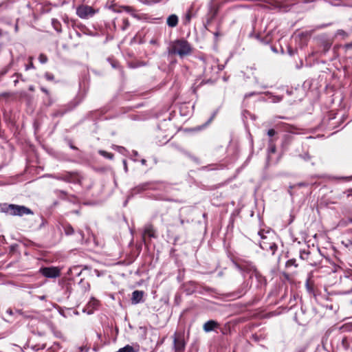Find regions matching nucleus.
<instances>
[{"instance_id": "nucleus-22", "label": "nucleus", "mask_w": 352, "mask_h": 352, "mask_svg": "<svg viewBox=\"0 0 352 352\" xmlns=\"http://www.w3.org/2000/svg\"><path fill=\"white\" fill-rule=\"evenodd\" d=\"M344 283L349 287V289L345 293L352 292V278L346 276L344 279Z\"/></svg>"}, {"instance_id": "nucleus-29", "label": "nucleus", "mask_w": 352, "mask_h": 352, "mask_svg": "<svg viewBox=\"0 0 352 352\" xmlns=\"http://www.w3.org/2000/svg\"><path fill=\"white\" fill-rule=\"evenodd\" d=\"M57 194H58V196L59 197V198L62 199H66V197L67 196V192L65 190H58L56 191Z\"/></svg>"}, {"instance_id": "nucleus-62", "label": "nucleus", "mask_w": 352, "mask_h": 352, "mask_svg": "<svg viewBox=\"0 0 352 352\" xmlns=\"http://www.w3.org/2000/svg\"><path fill=\"white\" fill-rule=\"evenodd\" d=\"M214 34L216 37H218L220 35L219 32H216Z\"/></svg>"}, {"instance_id": "nucleus-28", "label": "nucleus", "mask_w": 352, "mask_h": 352, "mask_svg": "<svg viewBox=\"0 0 352 352\" xmlns=\"http://www.w3.org/2000/svg\"><path fill=\"white\" fill-rule=\"evenodd\" d=\"M331 271L333 273H337V272H339L340 271H343V269L339 265L333 263V267L331 269Z\"/></svg>"}, {"instance_id": "nucleus-24", "label": "nucleus", "mask_w": 352, "mask_h": 352, "mask_svg": "<svg viewBox=\"0 0 352 352\" xmlns=\"http://www.w3.org/2000/svg\"><path fill=\"white\" fill-rule=\"evenodd\" d=\"M120 8L126 12L131 13L133 16H135V15L133 14V12L135 11V9L133 7L129 6H122Z\"/></svg>"}, {"instance_id": "nucleus-59", "label": "nucleus", "mask_w": 352, "mask_h": 352, "mask_svg": "<svg viewBox=\"0 0 352 352\" xmlns=\"http://www.w3.org/2000/svg\"><path fill=\"white\" fill-rule=\"evenodd\" d=\"M288 52L290 55H293V52H292V50L291 48H289L288 49Z\"/></svg>"}, {"instance_id": "nucleus-11", "label": "nucleus", "mask_w": 352, "mask_h": 352, "mask_svg": "<svg viewBox=\"0 0 352 352\" xmlns=\"http://www.w3.org/2000/svg\"><path fill=\"white\" fill-rule=\"evenodd\" d=\"M220 324L218 322L213 320H210L205 322L203 325V329L205 332H210L212 331H214L216 329L219 328Z\"/></svg>"}, {"instance_id": "nucleus-42", "label": "nucleus", "mask_w": 352, "mask_h": 352, "mask_svg": "<svg viewBox=\"0 0 352 352\" xmlns=\"http://www.w3.org/2000/svg\"><path fill=\"white\" fill-rule=\"evenodd\" d=\"M17 248H18L17 244H13V245H10V252H14L16 250Z\"/></svg>"}, {"instance_id": "nucleus-50", "label": "nucleus", "mask_w": 352, "mask_h": 352, "mask_svg": "<svg viewBox=\"0 0 352 352\" xmlns=\"http://www.w3.org/2000/svg\"><path fill=\"white\" fill-rule=\"evenodd\" d=\"M184 108H187L186 104H182L180 106V111L182 112Z\"/></svg>"}, {"instance_id": "nucleus-18", "label": "nucleus", "mask_w": 352, "mask_h": 352, "mask_svg": "<svg viewBox=\"0 0 352 352\" xmlns=\"http://www.w3.org/2000/svg\"><path fill=\"white\" fill-rule=\"evenodd\" d=\"M63 230L66 235H72L74 233V229L69 223L64 224Z\"/></svg>"}, {"instance_id": "nucleus-16", "label": "nucleus", "mask_w": 352, "mask_h": 352, "mask_svg": "<svg viewBox=\"0 0 352 352\" xmlns=\"http://www.w3.org/2000/svg\"><path fill=\"white\" fill-rule=\"evenodd\" d=\"M305 287L309 294H312L314 297H316L314 283L312 280H310V278L307 280L305 283Z\"/></svg>"}, {"instance_id": "nucleus-33", "label": "nucleus", "mask_w": 352, "mask_h": 352, "mask_svg": "<svg viewBox=\"0 0 352 352\" xmlns=\"http://www.w3.org/2000/svg\"><path fill=\"white\" fill-rule=\"evenodd\" d=\"M336 35L337 36H342L343 37L348 36V34L344 30H338L336 32Z\"/></svg>"}, {"instance_id": "nucleus-61", "label": "nucleus", "mask_w": 352, "mask_h": 352, "mask_svg": "<svg viewBox=\"0 0 352 352\" xmlns=\"http://www.w3.org/2000/svg\"><path fill=\"white\" fill-rule=\"evenodd\" d=\"M7 313H8L9 314L12 315V311L10 309H9L7 310Z\"/></svg>"}, {"instance_id": "nucleus-55", "label": "nucleus", "mask_w": 352, "mask_h": 352, "mask_svg": "<svg viewBox=\"0 0 352 352\" xmlns=\"http://www.w3.org/2000/svg\"><path fill=\"white\" fill-rule=\"evenodd\" d=\"M117 65H118V63H117V62H116V61H113V62L111 63V65H112V67H117Z\"/></svg>"}, {"instance_id": "nucleus-39", "label": "nucleus", "mask_w": 352, "mask_h": 352, "mask_svg": "<svg viewBox=\"0 0 352 352\" xmlns=\"http://www.w3.org/2000/svg\"><path fill=\"white\" fill-rule=\"evenodd\" d=\"M282 276L284 277V278L288 281L291 280V276L287 272H283Z\"/></svg>"}, {"instance_id": "nucleus-21", "label": "nucleus", "mask_w": 352, "mask_h": 352, "mask_svg": "<svg viewBox=\"0 0 352 352\" xmlns=\"http://www.w3.org/2000/svg\"><path fill=\"white\" fill-rule=\"evenodd\" d=\"M116 352H135V351L134 348L132 346H131L129 344H127L125 346H124L122 348H120Z\"/></svg>"}, {"instance_id": "nucleus-10", "label": "nucleus", "mask_w": 352, "mask_h": 352, "mask_svg": "<svg viewBox=\"0 0 352 352\" xmlns=\"http://www.w3.org/2000/svg\"><path fill=\"white\" fill-rule=\"evenodd\" d=\"M249 289V284L246 280H243L241 285L232 292V296L236 298H240L244 296Z\"/></svg>"}, {"instance_id": "nucleus-17", "label": "nucleus", "mask_w": 352, "mask_h": 352, "mask_svg": "<svg viewBox=\"0 0 352 352\" xmlns=\"http://www.w3.org/2000/svg\"><path fill=\"white\" fill-rule=\"evenodd\" d=\"M219 12V6H212L210 10V17L209 21H212L217 15Z\"/></svg>"}, {"instance_id": "nucleus-34", "label": "nucleus", "mask_w": 352, "mask_h": 352, "mask_svg": "<svg viewBox=\"0 0 352 352\" xmlns=\"http://www.w3.org/2000/svg\"><path fill=\"white\" fill-rule=\"evenodd\" d=\"M284 139L285 143L289 144L293 139V136L292 135H285Z\"/></svg>"}, {"instance_id": "nucleus-64", "label": "nucleus", "mask_w": 352, "mask_h": 352, "mask_svg": "<svg viewBox=\"0 0 352 352\" xmlns=\"http://www.w3.org/2000/svg\"><path fill=\"white\" fill-rule=\"evenodd\" d=\"M96 273L97 274V276H99L100 274V272L98 270H95Z\"/></svg>"}, {"instance_id": "nucleus-5", "label": "nucleus", "mask_w": 352, "mask_h": 352, "mask_svg": "<svg viewBox=\"0 0 352 352\" xmlns=\"http://www.w3.org/2000/svg\"><path fill=\"white\" fill-rule=\"evenodd\" d=\"M233 265L239 271L244 273H253L256 272V267L250 262L243 260L233 261Z\"/></svg>"}, {"instance_id": "nucleus-60", "label": "nucleus", "mask_w": 352, "mask_h": 352, "mask_svg": "<svg viewBox=\"0 0 352 352\" xmlns=\"http://www.w3.org/2000/svg\"><path fill=\"white\" fill-rule=\"evenodd\" d=\"M18 82H19V80H18V78H16V79L14 80V85L16 86V85H17V83H18Z\"/></svg>"}, {"instance_id": "nucleus-57", "label": "nucleus", "mask_w": 352, "mask_h": 352, "mask_svg": "<svg viewBox=\"0 0 352 352\" xmlns=\"http://www.w3.org/2000/svg\"><path fill=\"white\" fill-rule=\"evenodd\" d=\"M298 186H307V184L301 182V183H298Z\"/></svg>"}, {"instance_id": "nucleus-47", "label": "nucleus", "mask_w": 352, "mask_h": 352, "mask_svg": "<svg viewBox=\"0 0 352 352\" xmlns=\"http://www.w3.org/2000/svg\"><path fill=\"white\" fill-rule=\"evenodd\" d=\"M96 170L100 172H105L107 170V168L102 167V168H97Z\"/></svg>"}, {"instance_id": "nucleus-23", "label": "nucleus", "mask_w": 352, "mask_h": 352, "mask_svg": "<svg viewBox=\"0 0 352 352\" xmlns=\"http://www.w3.org/2000/svg\"><path fill=\"white\" fill-rule=\"evenodd\" d=\"M120 7V6H117L116 4H111L109 8L114 12H121L123 10Z\"/></svg>"}, {"instance_id": "nucleus-8", "label": "nucleus", "mask_w": 352, "mask_h": 352, "mask_svg": "<svg viewBox=\"0 0 352 352\" xmlns=\"http://www.w3.org/2000/svg\"><path fill=\"white\" fill-rule=\"evenodd\" d=\"M173 344L176 351H184L186 346L184 335L180 333L175 332L173 336Z\"/></svg>"}, {"instance_id": "nucleus-32", "label": "nucleus", "mask_w": 352, "mask_h": 352, "mask_svg": "<svg viewBox=\"0 0 352 352\" xmlns=\"http://www.w3.org/2000/svg\"><path fill=\"white\" fill-rule=\"evenodd\" d=\"M307 348L308 347L307 345H303V346L297 347L295 349V352H307Z\"/></svg>"}, {"instance_id": "nucleus-53", "label": "nucleus", "mask_w": 352, "mask_h": 352, "mask_svg": "<svg viewBox=\"0 0 352 352\" xmlns=\"http://www.w3.org/2000/svg\"><path fill=\"white\" fill-rule=\"evenodd\" d=\"M69 146L73 150H78V148L76 146H75L74 145H73L72 143H70Z\"/></svg>"}, {"instance_id": "nucleus-26", "label": "nucleus", "mask_w": 352, "mask_h": 352, "mask_svg": "<svg viewBox=\"0 0 352 352\" xmlns=\"http://www.w3.org/2000/svg\"><path fill=\"white\" fill-rule=\"evenodd\" d=\"M291 266H294L295 267H298V264L296 263V259H294V258L289 259L286 262V263H285L286 267H289Z\"/></svg>"}, {"instance_id": "nucleus-6", "label": "nucleus", "mask_w": 352, "mask_h": 352, "mask_svg": "<svg viewBox=\"0 0 352 352\" xmlns=\"http://www.w3.org/2000/svg\"><path fill=\"white\" fill-rule=\"evenodd\" d=\"M98 11L91 6L82 5L77 8L76 14L81 19H88L93 16Z\"/></svg>"}, {"instance_id": "nucleus-31", "label": "nucleus", "mask_w": 352, "mask_h": 352, "mask_svg": "<svg viewBox=\"0 0 352 352\" xmlns=\"http://www.w3.org/2000/svg\"><path fill=\"white\" fill-rule=\"evenodd\" d=\"M29 60H30V63L25 65L26 70H29L30 69L35 68L34 63H32L33 57H32V56L29 57Z\"/></svg>"}, {"instance_id": "nucleus-2", "label": "nucleus", "mask_w": 352, "mask_h": 352, "mask_svg": "<svg viewBox=\"0 0 352 352\" xmlns=\"http://www.w3.org/2000/svg\"><path fill=\"white\" fill-rule=\"evenodd\" d=\"M0 212L12 216L22 217L25 214H33V211L25 206L13 204H0Z\"/></svg>"}, {"instance_id": "nucleus-40", "label": "nucleus", "mask_w": 352, "mask_h": 352, "mask_svg": "<svg viewBox=\"0 0 352 352\" xmlns=\"http://www.w3.org/2000/svg\"><path fill=\"white\" fill-rule=\"evenodd\" d=\"M217 113V110L213 112V113L212 114V116H210V118L208 120L207 124H208V123L212 122V120L215 118Z\"/></svg>"}, {"instance_id": "nucleus-12", "label": "nucleus", "mask_w": 352, "mask_h": 352, "mask_svg": "<svg viewBox=\"0 0 352 352\" xmlns=\"http://www.w3.org/2000/svg\"><path fill=\"white\" fill-rule=\"evenodd\" d=\"M144 292L143 291L135 290L132 293V304H138L142 301Z\"/></svg>"}, {"instance_id": "nucleus-19", "label": "nucleus", "mask_w": 352, "mask_h": 352, "mask_svg": "<svg viewBox=\"0 0 352 352\" xmlns=\"http://www.w3.org/2000/svg\"><path fill=\"white\" fill-rule=\"evenodd\" d=\"M52 25L57 32L60 33L62 32L61 24L57 19H53L52 20Z\"/></svg>"}, {"instance_id": "nucleus-1", "label": "nucleus", "mask_w": 352, "mask_h": 352, "mask_svg": "<svg viewBox=\"0 0 352 352\" xmlns=\"http://www.w3.org/2000/svg\"><path fill=\"white\" fill-rule=\"evenodd\" d=\"M168 52V54H177L180 58H184L191 54L192 47L187 40L182 38L170 43Z\"/></svg>"}, {"instance_id": "nucleus-58", "label": "nucleus", "mask_w": 352, "mask_h": 352, "mask_svg": "<svg viewBox=\"0 0 352 352\" xmlns=\"http://www.w3.org/2000/svg\"><path fill=\"white\" fill-rule=\"evenodd\" d=\"M141 163H142V164L145 165V164H146V160L145 159H142V160H141Z\"/></svg>"}, {"instance_id": "nucleus-51", "label": "nucleus", "mask_w": 352, "mask_h": 352, "mask_svg": "<svg viewBox=\"0 0 352 352\" xmlns=\"http://www.w3.org/2000/svg\"><path fill=\"white\" fill-rule=\"evenodd\" d=\"M331 24V23L322 24V25H321L318 26V28H325V27H327V26H328V25H330Z\"/></svg>"}, {"instance_id": "nucleus-54", "label": "nucleus", "mask_w": 352, "mask_h": 352, "mask_svg": "<svg viewBox=\"0 0 352 352\" xmlns=\"http://www.w3.org/2000/svg\"><path fill=\"white\" fill-rule=\"evenodd\" d=\"M123 163H124V169H125V170L126 171V170H127V165H126V160H123Z\"/></svg>"}, {"instance_id": "nucleus-48", "label": "nucleus", "mask_w": 352, "mask_h": 352, "mask_svg": "<svg viewBox=\"0 0 352 352\" xmlns=\"http://www.w3.org/2000/svg\"><path fill=\"white\" fill-rule=\"evenodd\" d=\"M282 100L281 96H276V99H274V102H280Z\"/></svg>"}, {"instance_id": "nucleus-9", "label": "nucleus", "mask_w": 352, "mask_h": 352, "mask_svg": "<svg viewBox=\"0 0 352 352\" xmlns=\"http://www.w3.org/2000/svg\"><path fill=\"white\" fill-rule=\"evenodd\" d=\"M314 256H318L317 252H311L309 250V248L307 249H304L300 250V258L302 260L307 261L310 265L313 266H316L318 262L314 259Z\"/></svg>"}, {"instance_id": "nucleus-30", "label": "nucleus", "mask_w": 352, "mask_h": 352, "mask_svg": "<svg viewBox=\"0 0 352 352\" xmlns=\"http://www.w3.org/2000/svg\"><path fill=\"white\" fill-rule=\"evenodd\" d=\"M148 184H143L140 186H138L135 187V190H137L138 192L144 191L147 189Z\"/></svg>"}, {"instance_id": "nucleus-37", "label": "nucleus", "mask_w": 352, "mask_h": 352, "mask_svg": "<svg viewBox=\"0 0 352 352\" xmlns=\"http://www.w3.org/2000/svg\"><path fill=\"white\" fill-rule=\"evenodd\" d=\"M270 137H273L276 134V131L274 129H269L267 133Z\"/></svg>"}, {"instance_id": "nucleus-27", "label": "nucleus", "mask_w": 352, "mask_h": 352, "mask_svg": "<svg viewBox=\"0 0 352 352\" xmlns=\"http://www.w3.org/2000/svg\"><path fill=\"white\" fill-rule=\"evenodd\" d=\"M38 60L41 64H45L47 62L48 58L45 54H40L38 56Z\"/></svg>"}, {"instance_id": "nucleus-49", "label": "nucleus", "mask_w": 352, "mask_h": 352, "mask_svg": "<svg viewBox=\"0 0 352 352\" xmlns=\"http://www.w3.org/2000/svg\"><path fill=\"white\" fill-rule=\"evenodd\" d=\"M310 158H311V157H310V155H309L308 153H306V154L305 155V156H304V159H305V160H309Z\"/></svg>"}, {"instance_id": "nucleus-43", "label": "nucleus", "mask_w": 352, "mask_h": 352, "mask_svg": "<svg viewBox=\"0 0 352 352\" xmlns=\"http://www.w3.org/2000/svg\"><path fill=\"white\" fill-rule=\"evenodd\" d=\"M16 76L17 78H20L21 80L24 81L25 80L22 78V74L20 73H14L12 77Z\"/></svg>"}, {"instance_id": "nucleus-4", "label": "nucleus", "mask_w": 352, "mask_h": 352, "mask_svg": "<svg viewBox=\"0 0 352 352\" xmlns=\"http://www.w3.org/2000/svg\"><path fill=\"white\" fill-rule=\"evenodd\" d=\"M52 177L67 183L82 185L84 177L78 171H67L65 173L51 175Z\"/></svg>"}, {"instance_id": "nucleus-25", "label": "nucleus", "mask_w": 352, "mask_h": 352, "mask_svg": "<svg viewBox=\"0 0 352 352\" xmlns=\"http://www.w3.org/2000/svg\"><path fill=\"white\" fill-rule=\"evenodd\" d=\"M129 25H130V23H129L128 19H126H126H122V24L120 28H121V30L122 31H124V30H126L129 27Z\"/></svg>"}, {"instance_id": "nucleus-3", "label": "nucleus", "mask_w": 352, "mask_h": 352, "mask_svg": "<svg viewBox=\"0 0 352 352\" xmlns=\"http://www.w3.org/2000/svg\"><path fill=\"white\" fill-rule=\"evenodd\" d=\"M258 234L261 236V241L259 242V246L263 250H270L272 251V254H274L278 249V246L274 241H272V234L270 231H265L264 230H261Z\"/></svg>"}, {"instance_id": "nucleus-36", "label": "nucleus", "mask_w": 352, "mask_h": 352, "mask_svg": "<svg viewBox=\"0 0 352 352\" xmlns=\"http://www.w3.org/2000/svg\"><path fill=\"white\" fill-rule=\"evenodd\" d=\"M66 112V110H58L54 113V116H63Z\"/></svg>"}, {"instance_id": "nucleus-15", "label": "nucleus", "mask_w": 352, "mask_h": 352, "mask_svg": "<svg viewBox=\"0 0 352 352\" xmlns=\"http://www.w3.org/2000/svg\"><path fill=\"white\" fill-rule=\"evenodd\" d=\"M178 21V16L176 14H173L167 18L166 23L170 28H175L177 25Z\"/></svg>"}, {"instance_id": "nucleus-7", "label": "nucleus", "mask_w": 352, "mask_h": 352, "mask_svg": "<svg viewBox=\"0 0 352 352\" xmlns=\"http://www.w3.org/2000/svg\"><path fill=\"white\" fill-rule=\"evenodd\" d=\"M39 273L48 278H55L60 276V269L58 267H43L40 268Z\"/></svg>"}, {"instance_id": "nucleus-45", "label": "nucleus", "mask_w": 352, "mask_h": 352, "mask_svg": "<svg viewBox=\"0 0 352 352\" xmlns=\"http://www.w3.org/2000/svg\"><path fill=\"white\" fill-rule=\"evenodd\" d=\"M261 41L265 44H267L269 43V41L267 38H261Z\"/></svg>"}, {"instance_id": "nucleus-14", "label": "nucleus", "mask_w": 352, "mask_h": 352, "mask_svg": "<svg viewBox=\"0 0 352 352\" xmlns=\"http://www.w3.org/2000/svg\"><path fill=\"white\" fill-rule=\"evenodd\" d=\"M35 222H38V225L32 224L30 228L35 229V230H40L42 228L45 223H47V221L44 219V217L42 215L38 216L36 219H34Z\"/></svg>"}, {"instance_id": "nucleus-56", "label": "nucleus", "mask_w": 352, "mask_h": 352, "mask_svg": "<svg viewBox=\"0 0 352 352\" xmlns=\"http://www.w3.org/2000/svg\"><path fill=\"white\" fill-rule=\"evenodd\" d=\"M307 34H308L307 32H302V33L300 34V37H304V36H307Z\"/></svg>"}, {"instance_id": "nucleus-35", "label": "nucleus", "mask_w": 352, "mask_h": 352, "mask_svg": "<svg viewBox=\"0 0 352 352\" xmlns=\"http://www.w3.org/2000/svg\"><path fill=\"white\" fill-rule=\"evenodd\" d=\"M45 78L47 80H53L54 79V76L52 74H50L49 72H46L45 74Z\"/></svg>"}, {"instance_id": "nucleus-38", "label": "nucleus", "mask_w": 352, "mask_h": 352, "mask_svg": "<svg viewBox=\"0 0 352 352\" xmlns=\"http://www.w3.org/2000/svg\"><path fill=\"white\" fill-rule=\"evenodd\" d=\"M191 17H192L191 12H190V10H188V12L186 13V17H185L186 22L189 23L191 19Z\"/></svg>"}, {"instance_id": "nucleus-41", "label": "nucleus", "mask_w": 352, "mask_h": 352, "mask_svg": "<svg viewBox=\"0 0 352 352\" xmlns=\"http://www.w3.org/2000/svg\"><path fill=\"white\" fill-rule=\"evenodd\" d=\"M256 94H257V93H256V92H254V91H253V92H250V93L246 94L245 95L244 98H250V97H251V96H255V95H256Z\"/></svg>"}, {"instance_id": "nucleus-63", "label": "nucleus", "mask_w": 352, "mask_h": 352, "mask_svg": "<svg viewBox=\"0 0 352 352\" xmlns=\"http://www.w3.org/2000/svg\"><path fill=\"white\" fill-rule=\"evenodd\" d=\"M352 197V192H349L347 194V197Z\"/></svg>"}, {"instance_id": "nucleus-13", "label": "nucleus", "mask_w": 352, "mask_h": 352, "mask_svg": "<svg viewBox=\"0 0 352 352\" xmlns=\"http://www.w3.org/2000/svg\"><path fill=\"white\" fill-rule=\"evenodd\" d=\"M155 230L152 224H148L145 226L143 234V239L145 240V235H148L150 238H155Z\"/></svg>"}, {"instance_id": "nucleus-20", "label": "nucleus", "mask_w": 352, "mask_h": 352, "mask_svg": "<svg viewBox=\"0 0 352 352\" xmlns=\"http://www.w3.org/2000/svg\"><path fill=\"white\" fill-rule=\"evenodd\" d=\"M98 153L100 155L103 156L104 157L108 158L109 160H113V158L114 157V155L113 153H108L107 151H104V150H99Z\"/></svg>"}, {"instance_id": "nucleus-44", "label": "nucleus", "mask_w": 352, "mask_h": 352, "mask_svg": "<svg viewBox=\"0 0 352 352\" xmlns=\"http://www.w3.org/2000/svg\"><path fill=\"white\" fill-rule=\"evenodd\" d=\"M41 90L43 93H45L47 96H49V95H50V92H49V91H48L46 88H45V87H41Z\"/></svg>"}, {"instance_id": "nucleus-52", "label": "nucleus", "mask_w": 352, "mask_h": 352, "mask_svg": "<svg viewBox=\"0 0 352 352\" xmlns=\"http://www.w3.org/2000/svg\"><path fill=\"white\" fill-rule=\"evenodd\" d=\"M270 151H271L272 153H275V152H276V147H275V146H274H274H271V148H270Z\"/></svg>"}, {"instance_id": "nucleus-46", "label": "nucleus", "mask_w": 352, "mask_h": 352, "mask_svg": "<svg viewBox=\"0 0 352 352\" xmlns=\"http://www.w3.org/2000/svg\"><path fill=\"white\" fill-rule=\"evenodd\" d=\"M345 47H346V49H351V48H352V41H351V42H350V43H346V44L345 45Z\"/></svg>"}]
</instances>
